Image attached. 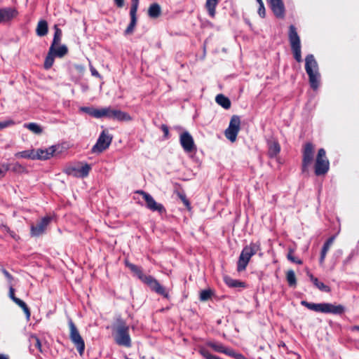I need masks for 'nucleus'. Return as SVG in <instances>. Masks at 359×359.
Wrapping results in <instances>:
<instances>
[{"mask_svg": "<svg viewBox=\"0 0 359 359\" xmlns=\"http://www.w3.org/2000/svg\"><path fill=\"white\" fill-rule=\"evenodd\" d=\"M68 324L69 327V339L76 346L80 355H82L85 350L84 340L71 318L69 319Z\"/></svg>", "mask_w": 359, "mask_h": 359, "instance_id": "0eeeda50", "label": "nucleus"}, {"mask_svg": "<svg viewBox=\"0 0 359 359\" xmlns=\"http://www.w3.org/2000/svg\"><path fill=\"white\" fill-rule=\"evenodd\" d=\"M305 70L309 76V83L312 89L316 90L320 86V74L318 65L312 54L305 58Z\"/></svg>", "mask_w": 359, "mask_h": 359, "instance_id": "f03ea898", "label": "nucleus"}, {"mask_svg": "<svg viewBox=\"0 0 359 359\" xmlns=\"http://www.w3.org/2000/svg\"><path fill=\"white\" fill-rule=\"evenodd\" d=\"M352 258H353V255L352 254L349 255L346 258V259L344 261V264L346 265V264H348L351 261Z\"/></svg>", "mask_w": 359, "mask_h": 359, "instance_id": "5fc2aeb1", "label": "nucleus"}, {"mask_svg": "<svg viewBox=\"0 0 359 359\" xmlns=\"http://www.w3.org/2000/svg\"><path fill=\"white\" fill-rule=\"evenodd\" d=\"M18 15V11L13 8L7 7L0 9V23L10 21Z\"/></svg>", "mask_w": 359, "mask_h": 359, "instance_id": "6ab92c4d", "label": "nucleus"}, {"mask_svg": "<svg viewBox=\"0 0 359 359\" xmlns=\"http://www.w3.org/2000/svg\"><path fill=\"white\" fill-rule=\"evenodd\" d=\"M126 266L142 283L148 285L152 291H154L157 294L162 295L165 298H169L168 292L166 291L165 288L158 282L156 279H155L151 276L144 274L141 268L133 264L126 262Z\"/></svg>", "mask_w": 359, "mask_h": 359, "instance_id": "f257e3e1", "label": "nucleus"}, {"mask_svg": "<svg viewBox=\"0 0 359 359\" xmlns=\"http://www.w3.org/2000/svg\"><path fill=\"white\" fill-rule=\"evenodd\" d=\"M114 119H117L118 121H129L131 118L130 115L126 112L119 110H114Z\"/></svg>", "mask_w": 359, "mask_h": 359, "instance_id": "473e14b6", "label": "nucleus"}, {"mask_svg": "<svg viewBox=\"0 0 359 359\" xmlns=\"http://www.w3.org/2000/svg\"><path fill=\"white\" fill-rule=\"evenodd\" d=\"M289 40L294 59L298 62H301L302 59L300 39L294 25H290L289 27Z\"/></svg>", "mask_w": 359, "mask_h": 359, "instance_id": "423d86ee", "label": "nucleus"}, {"mask_svg": "<svg viewBox=\"0 0 359 359\" xmlns=\"http://www.w3.org/2000/svg\"><path fill=\"white\" fill-rule=\"evenodd\" d=\"M13 125H15V122L11 119L0 121V130H2L4 128H8Z\"/></svg>", "mask_w": 359, "mask_h": 359, "instance_id": "37998d69", "label": "nucleus"}, {"mask_svg": "<svg viewBox=\"0 0 359 359\" xmlns=\"http://www.w3.org/2000/svg\"><path fill=\"white\" fill-rule=\"evenodd\" d=\"M9 297L14 302V299H18L19 298L15 296V290L13 287V285H10L9 287Z\"/></svg>", "mask_w": 359, "mask_h": 359, "instance_id": "49530a36", "label": "nucleus"}, {"mask_svg": "<svg viewBox=\"0 0 359 359\" xmlns=\"http://www.w3.org/2000/svg\"><path fill=\"white\" fill-rule=\"evenodd\" d=\"M34 154L35 150L31 149V150H25L22 151H20L15 154V157L17 158H29L34 160Z\"/></svg>", "mask_w": 359, "mask_h": 359, "instance_id": "c756f323", "label": "nucleus"}, {"mask_svg": "<svg viewBox=\"0 0 359 359\" xmlns=\"http://www.w3.org/2000/svg\"><path fill=\"white\" fill-rule=\"evenodd\" d=\"M14 302L16 304H18L23 310V311L25 312V313L26 315L27 319L29 320L30 318V316H31V313H30V310L28 308L26 303L25 302H23L22 300H21L20 299H14Z\"/></svg>", "mask_w": 359, "mask_h": 359, "instance_id": "f704fd0d", "label": "nucleus"}, {"mask_svg": "<svg viewBox=\"0 0 359 359\" xmlns=\"http://www.w3.org/2000/svg\"><path fill=\"white\" fill-rule=\"evenodd\" d=\"M224 280L225 283L231 287H243L244 283L231 278L229 276H224Z\"/></svg>", "mask_w": 359, "mask_h": 359, "instance_id": "7c9ffc66", "label": "nucleus"}, {"mask_svg": "<svg viewBox=\"0 0 359 359\" xmlns=\"http://www.w3.org/2000/svg\"><path fill=\"white\" fill-rule=\"evenodd\" d=\"M30 350L34 351V348L38 349L40 352L41 351V344L39 339L36 336H32L29 339Z\"/></svg>", "mask_w": 359, "mask_h": 359, "instance_id": "72a5a7b5", "label": "nucleus"}, {"mask_svg": "<svg viewBox=\"0 0 359 359\" xmlns=\"http://www.w3.org/2000/svg\"><path fill=\"white\" fill-rule=\"evenodd\" d=\"M330 168V163L326 156V152L324 149H320L315 163V174L318 176L325 175Z\"/></svg>", "mask_w": 359, "mask_h": 359, "instance_id": "6e6552de", "label": "nucleus"}, {"mask_svg": "<svg viewBox=\"0 0 359 359\" xmlns=\"http://www.w3.org/2000/svg\"><path fill=\"white\" fill-rule=\"evenodd\" d=\"M179 196H180V199L182 201L183 203H184L187 207H189V206L190 205L189 201H188V199L186 198L185 195L180 194H179Z\"/></svg>", "mask_w": 359, "mask_h": 359, "instance_id": "09e8293b", "label": "nucleus"}, {"mask_svg": "<svg viewBox=\"0 0 359 359\" xmlns=\"http://www.w3.org/2000/svg\"><path fill=\"white\" fill-rule=\"evenodd\" d=\"M8 167L6 166L5 168H0V179L4 177L6 175V171L8 170Z\"/></svg>", "mask_w": 359, "mask_h": 359, "instance_id": "603ef678", "label": "nucleus"}, {"mask_svg": "<svg viewBox=\"0 0 359 359\" xmlns=\"http://www.w3.org/2000/svg\"><path fill=\"white\" fill-rule=\"evenodd\" d=\"M271 8L277 18H283L285 13V7L282 0H267Z\"/></svg>", "mask_w": 359, "mask_h": 359, "instance_id": "a211bd4d", "label": "nucleus"}, {"mask_svg": "<svg viewBox=\"0 0 359 359\" xmlns=\"http://www.w3.org/2000/svg\"><path fill=\"white\" fill-rule=\"evenodd\" d=\"M54 36L51 45H60L62 39V32L57 25L54 26Z\"/></svg>", "mask_w": 359, "mask_h": 359, "instance_id": "cd10ccee", "label": "nucleus"}, {"mask_svg": "<svg viewBox=\"0 0 359 359\" xmlns=\"http://www.w3.org/2000/svg\"><path fill=\"white\" fill-rule=\"evenodd\" d=\"M310 279L312 282L314 281V279L316 278L311 273L309 274Z\"/></svg>", "mask_w": 359, "mask_h": 359, "instance_id": "052dcab7", "label": "nucleus"}, {"mask_svg": "<svg viewBox=\"0 0 359 359\" xmlns=\"http://www.w3.org/2000/svg\"><path fill=\"white\" fill-rule=\"evenodd\" d=\"M137 194L142 196L144 199L147 205V208L152 211H157L160 213H162L165 211L163 205L161 203H158L154 199V198L148 193L144 191H138Z\"/></svg>", "mask_w": 359, "mask_h": 359, "instance_id": "f8f14e48", "label": "nucleus"}, {"mask_svg": "<svg viewBox=\"0 0 359 359\" xmlns=\"http://www.w3.org/2000/svg\"><path fill=\"white\" fill-rule=\"evenodd\" d=\"M24 127L36 135L41 134L43 131L41 127L36 123H25Z\"/></svg>", "mask_w": 359, "mask_h": 359, "instance_id": "2f4dec72", "label": "nucleus"}, {"mask_svg": "<svg viewBox=\"0 0 359 359\" xmlns=\"http://www.w3.org/2000/svg\"><path fill=\"white\" fill-rule=\"evenodd\" d=\"M11 170L18 173H22L26 171V168L19 163H13L11 168Z\"/></svg>", "mask_w": 359, "mask_h": 359, "instance_id": "58836bf2", "label": "nucleus"}, {"mask_svg": "<svg viewBox=\"0 0 359 359\" xmlns=\"http://www.w3.org/2000/svg\"><path fill=\"white\" fill-rule=\"evenodd\" d=\"M48 32V22L45 20L39 21L36 28V34L38 36L42 37L46 36Z\"/></svg>", "mask_w": 359, "mask_h": 359, "instance_id": "5701e85b", "label": "nucleus"}, {"mask_svg": "<svg viewBox=\"0 0 359 359\" xmlns=\"http://www.w3.org/2000/svg\"><path fill=\"white\" fill-rule=\"evenodd\" d=\"M302 305L304 306L307 309L314 311L316 312L322 313L323 311V303L316 304V303H310L306 301H302L301 302Z\"/></svg>", "mask_w": 359, "mask_h": 359, "instance_id": "bb28decb", "label": "nucleus"}, {"mask_svg": "<svg viewBox=\"0 0 359 359\" xmlns=\"http://www.w3.org/2000/svg\"><path fill=\"white\" fill-rule=\"evenodd\" d=\"M65 172L69 175H73L74 177H78L79 168H75V167H73V166L68 167L66 169Z\"/></svg>", "mask_w": 359, "mask_h": 359, "instance_id": "79ce46f5", "label": "nucleus"}, {"mask_svg": "<svg viewBox=\"0 0 359 359\" xmlns=\"http://www.w3.org/2000/svg\"><path fill=\"white\" fill-rule=\"evenodd\" d=\"M219 1V0H206L205 8L212 18H214L215 15V8Z\"/></svg>", "mask_w": 359, "mask_h": 359, "instance_id": "a878e982", "label": "nucleus"}, {"mask_svg": "<svg viewBox=\"0 0 359 359\" xmlns=\"http://www.w3.org/2000/svg\"><path fill=\"white\" fill-rule=\"evenodd\" d=\"M68 53L67 46L63 45H50L48 54L45 58L43 67L46 69L52 67L54 63L55 57L62 58Z\"/></svg>", "mask_w": 359, "mask_h": 359, "instance_id": "20e7f679", "label": "nucleus"}, {"mask_svg": "<svg viewBox=\"0 0 359 359\" xmlns=\"http://www.w3.org/2000/svg\"><path fill=\"white\" fill-rule=\"evenodd\" d=\"M81 87L83 92H86L88 90V86L86 83H81Z\"/></svg>", "mask_w": 359, "mask_h": 359, "instance_id": "6e6d98bb", "label": "nucleus"}, {"mask_svg": "<svg viewBox=\"0 0 359 359\" xmlns=\"http://www.w3.org/2000/svg\"><path fill=\"white\" fill-rule=\"evenodd\" d=\"M90 72H91V74L94 76H96V77H100V74L98 73V72L95 69V68H94L93 66H90Z\"/></svg>", "mask_w": 359, "mask_h": 359, "instance_id": "3c124183", "label": "nucleus"}, {"mask_svg": "<svg viewBox=\"0 0 359 359\" xmlns=\"http://www.w3.org/2000/svg\"><path fill=\"white\" fill-rule=\"evenodd\" d=\"M352 330L359 331V325H355L351 328Z\"/></svg>", "mask_w": 359, "mask_h": 359, "instance_id": "bf43d9fd", "label": "nucleus"}, {"mask_svg": "<svg viewBox=\"0 0 359 359\" xmlns=\"http://www.w3.org/2000/svg\"><path fill=\"white\" fill-rule=\"evenodd\" d=\"M161 128L162 131L164 133L165 137L168 138V136H169V129H168V127L166 125L163 124V125H161Z\"/></svg>", "mask_w": 359, "mask_h": 359, "instance_id": "de8ad7c7", "label": "nucleus"}, {"mask_svg": "<svg viewBox=\"0 0 359 359\" xmlns=\"http://www.w3.org/2000/svg\"><path fill=\"white\" fill-rule=\"evenodd\" d=\"M114 1L119 8H122L124 6V0H114Z\"/></svg>", "mask_w": 359, "mask_h": 359, "instance_id": "864d4df0", "label": "nucleus"}, {"mask_svg": "<svg viewBox=\"0 0 359 359\" xmlns=\"http://www.w3.org/2000/svg\"><path fill=\"white\" fill-rule=\"evenodd\" d=\"M342 252H342V250H339L337 251V253H338V255H342Z\"/></svg>", "mask_w": 359, "mask_h": 359, "instance_id": "680f3d73", "label": "nucleus"}, {"mask_svg": "<svg viewBox=\"0 0 359 359\" xmlns=\"http://www.w3.org/2000/svg\"><path fill=\"white\" fill-rule=\"evenodd\" d=\"M216 102L223 108L228 109L231 107L230 100L222 94H219L215 98Z\"/></svg>", "mask_w": 359, "mask_h": 359, "instance_id": "393cba45", "label": "nucleus"}, {"mask_svg": "<svg viewBox=\"0 0 359 359\" xmlns=\"http://www.w3.org/2000/svg\"><path fill=\"white\" fill-rule=\"evenodd\" d=\"M261 250L259 243H250L245 245L240 256L237 263V271L238 272L245 270L250 258Z\"/></svg>", "mask_w": 359, "mask_h": 359, "instance_id": "7ed1b4c3", "label": "nucleus"}, {"mask_svg": "<svg viewBox=\"0 0 359 359\" xmlns=\"http://www.w3.org/2000/svg\"><path fill=\"white\" fill-rule=\"evenodd\" d=\"M0 271H1L3 273V274L5 276L6 278L8 280V284L13 285L12 283L14 280L13 276L7 270H6L3 266H0Z\"/></svg>", "mask_w": 359, "mask_h": 359, "instance_id": "ea45409f", "label": "nucleus"}, {"mask_svg": "<svg viewBox=\"0 0 359 359\" xmlns=\"http://www.w3.org/2000/svg\"><path fill=\"white\" fill-rule=\"evenodd\" d=\"M114 338L116 343L121 346L126 348L131 346L129 327L126 323H121L117 326Z\"/></svg>", "mask_w": 359, "mask_h": 359, "instance_id": "39448f33", "label": "nucleus"}, {"mask_svg": "<svg viewBox=\"0 0 359 359\" xmlns=\"http://www.w3.org/2000/svg\"><path fill=\"white\" fill-rule=\"evenodd\" d=\"M335 240V236H332L330 238H329L325 243H324L321 252H320V257L319 259L320 264H323L325 262V259L326 257L327 253L329 251L330 247L333 244L334 241Z\"/></svg>", "mask_w": 359, "mask_h": 359, "instance_id": "412c9836", "label": "nucleus"}, {"mask_svg": "<svg viewBox=\"0 0 359 359\" xmlns=\"http://www.w3.org/2000/svg\"><path fill=\"white\" fill-rule=\"evenodd\" d=\"M161 14V8L157 3H154L150 5L148 9V15L151 18H157Z\"/></svg>", "mask_w": 359, "mask_h": 359, "instance_id": "b1692460", "label": "nucleus"}, {"mask_svg": "<svg viewBox=\"0 0 359 359\" xmlns=\"http://www.w3.org/2000/svg\"><path fill=\"white\" fill-rule=\"evenodd\" d=\"M180 142L184 151L187 153L193 152L196 150L194 138L187 131L183 132L180 135Z\"/></svg>", "mask_w": 359, "mask_h": 359, "instance_id": "ddd939ff", "label": "nucleus"}, {"mask_svg": "<svg viewBox=\"0 0 359 359\" xmlns=\"http://www.w3.org/2000/svg\"><path fill=\"white\" fill-rule=\"evenodd\" d=\"M207 346L212 348L214 351L218 353H224L226 352V348L222 344L214 341H208Z\"/></svg>", "mask_w": 359, "mask_h": 359, "instance_id": "c85d7f7f", "label": "nucleus"}, {"mask_svg": "<svg viewBox=\"0 0 359 359\" xmlns=\"http://www.w3.org/2000/svg\"><path fill=\"white\" fill-rule=\"evenodd\" d=\"M139 1L132 0V5L130 11V22L126 29L125 30L126 34H130L133 32L134 28L137 23L136 13L138 8Z\"/></svg>", "mask_w": 359, "mask_h": 359, "instance_id": "2eb2a0df", "label": "nucleus"}, {"mask_svg": "<svg viewBox=\"0 0 359 359\" xmlns=\"http://www.w3.org/2000/svg\"><path fill=\"white\" fill-rule=\"evenodd\" d=\"M286 279L290 287H295L297 285L296 276L294 271L289 270L286 273Z\"/></svg>", "mask_w": 359, "mask_h": 359, "instance_id": "c9c22d12", "label": "nucleus"}, {"mask_svg": "<svg viewBox=\"0 0 359 359\" xmlns=\"http://www.w3.org/2000/svg\"><path fill=\"white\" fill-rule=\"evenodd\" d=\"M55 151V147H50L47 149H39L35 150L34 154V160H47L49 159L51 156H53V154Z\"/></svg>", "mask_w": 359, "mask_h": 359, "instance_id": "aec40b11", "label": "nucleus"}, {"mask_svg": "<svg viewBox=\"0 0 359 359\" xmlns=\"http://www.w3.org/2000/svg\"><path fill=\"white\" fill-rule=\"evenodd\" d=\"M315 153L314 145L311 142H307L304 145L302 150V171L306 172L309 166L313 161Z\"/></svg>", "mask_w": 359, "mask_h": 359, "instance_id": "9d476101", "label": "nucleus"}, {"mask_svg": "<svg viewBox=\"0 0 359 359\" xmlns=\"http://www.w3.org/2000/svg\"><path fill=\"white\" fill-rule=\"evenodd\" d=\"M268 155L270 158H275L280 153V147L278 142L270 140L268 142Z\"/></svg>", "mask_w": 359, "mask_h": 359, "instance_id": "4be33fe9", "label": "nucleus"}, {"mask_svg": "<svg viewBox=\"0 0 359 359\" xmlns=\"http://www.w3.org/2000/svg\"><path fill=\"white\" fill-rule=\"evenodd\" d=\"M90 169H91L90 165L88 163H86L84 165H82L81 168H79L78 177H87L89 174Z\"/></svg>", "mask_w": 359, "mask_h": 359, "instance_id": "e433bc0d", "label": "nucleus"}, {"mask_svg": "<svg viewBox=\"0 0 359 359\" xmlns=\"http://www.w3.org/2000/svg\"><path fill=\"white\" fill-rule=\"evenodd\" d=\"M212 295V292L210 290H204L201 292L200 294V299L201 301H207L208 300Z\"/></svg>", "mask_w": 359, "mask_h": 359, "instance_id": "a19ab883", "label": "nucleus"}, {"mask_svg": "<svg viewBox=\"0 0 359 359\" xmlns=\"http://www.w3.org/2000/svg\"><path fill=\"white\" fill-rule=\"evenodd\" d=\"M226 355H228L229 356H232L235 358V355H236V353H235L232 349L226 348V352L224 353Z\"/></svg>", "mask_w": 359, "mask_h": 359, "instance_id": "8fccbe9b", "label": "nucleus"}, {"mask_svg": "<svg viewBox=\"0 0 359 359\" xmlns=\"http://www.w3.org/2000/svg\"><path fill=\"white\" fill-rule=\"evenodd\" d=\"M241 119L238 116L233 115L229 122V127L226 129L225 137L233 142L236 140V137L240 130Z\"/></svg>", "mask_w": 359, "mask_h": 359, "instance_id": "1a4fd4ad", "label": "nucleus"}, {"mask_svg": "<svg viewBox=\"0 0 359 359\" xmlns=\"http://www.w3.org/2000/svg\"><path fill=\"white\" fill-rule=\"evenodd\" d=\"M313 283L315 285V286L318 287L320 290L325 292L330 291V287L327 285H325L323 283L320 282L318 278H315Z\"/></svg>", "mask_w": 359, "mask_h": 359, "instance_id": "4c0bfd02", "label": "nucleus"}, {"mask_svg": "<svg viewBox=\"0 0 359 359\" xmlns=\"http://www.w3.org/2000/svg\"><path fill=\"white\" fill-rule=\"evenodd\" d=\"M345 311V307L341 304L335 305L330 303H323V313H332L334 315H341Z\"/></svg>", "mask_w": 359, "mask_h": 359, "instance_id": "f3484780", "label": "nucleus"}, {"mask_svg": "<svg viewBox=\"0 0 359 359\" xmlns=\"http://www.w3.org/2000/svg\"><path fill=\"white\" fill-rule=\"evenodd\" d=\"M51 221V217H44L36 225L31 226V235L32 236H39L44 233L47 226Z\"/></svg>", "mask_w": 359, "mask_h": 359, "instance_id": "4468645a", "label": "nucleus"}, {"mask_svg": "<svg viewBox=\"0 0 359 359\" xmlns=\"http://www.w3.org/2000/svg\"><path fill=\"white\" fill-rule=\"evenodd\" d=\"M0 359H8V357L6 355L0 353Z\"/></svg>", "mask_w": 359, "mask_h": 359, "instance_id": "13d9d810", "label": "nucleus"}, {"mask_svg": "<svg viewBox=\"0 0 359 359\" xmlns=\"http://www.w3.org/2000/svg\"><path fill=\"white\" fill-rule=\"evenodd\" d=\"M257 1L258 3H262V0H257Z\"/></svg>", "mask_w": 359, "mask_h": 359, "instance_id": "e2e57ef3", "label": "nucleus"}, {"mask_svg": "<svg viewBox=\"0 0 359 359\" xmlns=\"http://www.w3.org/2000/svg\"><path fill=\"white\" fill-rule=\"evenodd\" d=\"M81 111L83 112L89 114L90 116L95 118H102L104 116H107L109 115L110 112V109L103 108V109H96L92 107H83L81 108Z\"/></svg>", "mask_w": 359, "mask_h": 359, "instance_id": "dca6fc26", "label": "nucleus"}, {"mask_svg": "<svg viewBox=\"0 0 359 359\" xmlns=\"http://www.w3.org/2000/svg\"><path fill=\"white\" fill-rule=\"evenodd\" d=\"M235 358L236 359H247L241 353H237L236 355H235Z\"/></svg>", "mask_w": 359, "mask_h": 359, "instance_id": "4d7b16f0", "label": "nucleus"}, {"mask_svg": "<svg viewBox=\"0 0 359 359\" xmlns=\"http://www.w3.org/2000/svg\"><path fill=\"white\" fill-rule=\"evenodd\" d=\"M111 141V137L105 133L103 130L99 136L96 144L93 147L91 151L93 154H100L109 147Z\"/></svg>", "mask_w": 359, "mask_h": 359, "instance_id": "9b49d317", "label": "nucleus"}, {"mask_svg": "<svg viewBox=\"0 0 359 359\" xmlns=\"http://www.w3.org/2000/svg\"><path fill=\"white\" fill-rule=\"evenodd\" d=\"M259 8L258 9V13L262 18H264L265 17V8H264L263 1L262 3H259Z\"/></svg>", "mask_w": 359, "mask_h": 359, "instance_id": "a18cd8bd", "label": "nucleus"}, {"mask_svg": "<svg viewBox=\"0 0 359 359\" xmlns=\"http://www.w3.org/2000/svg\"><path fill=\"white\" fill-rule=\"evenodd\" d=\"M292 250H290V252L287 255V259L289 260H290L291 262H292L297 263L298 264H302V261L301 259H297L296 257L292 256Z\"/></svg>", "mask_w": 359, "mask_h": 359, "instance_id": "c03bdc74", "label": "nucleus"}]
</instances>
